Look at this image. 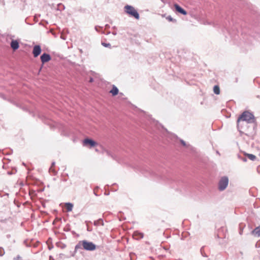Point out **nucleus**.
Segmentation results:
<instances>
[{"label": "nucleus", "instance_id": "obj_15", "mask_svg": "<svg viewBox=\"0 0 260 260\" xmlns=\"http://www.w3.org/2000/svg\"><path fill=\"white\" fill-rule=\"evenodd\" d=\"M246 156L248 157V158L250 159L253 160L255 159L256 156L253 154H246Z\"/></svg>", "mask_w": 260, "mask_h": 260}, {"label": "nucleus", "instance_id": "obj_10", "mask_svg": "<svg viewBox=\"0 0 260 260\" xmlns=\"http://www.w3.org/2000/svg\"><path fill=\"white\" fill-rule=\"evenodd\" d=\"M11 47L14 50H16L19 47V42L17 40H13L10 44Z\"/></svg>", "mask_w": 260, "mask_h": 260}, {"label": "nucleus", "instance_id": "obj_16", "mask_svg": "<svg viewBox=\"0 0 260 260\" xmlns=\"http://www.w3.org/2000/svg\"><path fill=\"white\" fill-rule=\"evenodd\" d=\"M166 19L169 21H172V22H176V20L174 19H173L171 16H168Z\"/></svg>", "mask_w": 260, "mask_h": 260}, {"label": "nucleus", "instance_id": "obj_13", "mask_svg": "<svg viewBox=\"0 0 260 260\" xmlns=\"http://www.w3.org/2000/svg\"><path fill=\"white\" fill-rule=\"evenodd\" d=\"M73 205L71 203H66L65 205V208L67 211H71L72 210Z\"/></svg>", "mask_w": 260, "mask_h": 260}, {"label": "nucleus", "instance_id": "obj_6", "mask_svg": "<svg viewBox=\"0 0 260 260\" xmlns=\"http://www.w3.org/2000/svg\"><path fill=\"white\" fill-rule=\"evenodd\" d=\"M41 47L40 45H35L32 50V54L34 57H38L41 53Z\"/></svg>", "mask_w": 260, "mask_h": 260}, {"label": "nucleus", "instance_id": "obj_4", "mask_svg": "<svg viewBox=\"0 0 260 260\" xmlns=\"http://www.w3.org/2000/svg\"><path fill=\"white\" fill-rule=\"evenodd\" d=\"M229 182L228 177H223L221 178L219 182V189L220 190H223L225 189L227 187Z\"/></svg>", "mask_w": 260, "mask_h": 260}, {"label": "nucleus", "instance_id": "obj_19", "mask_svg": "<svg viewBox=\"0 0 260 260\" xmlns=\"http://www.w3.org/2000/svg\"><path fill=\"white\" fill-rule=\"evenodd\" d=\"M93 81V79H92V78H91L90 79L89 82H92Z\"/></svg>", "mask_w": 260, "mask_h": 260}, {"label": "nucleus", "instance_id": "obj_12", "mask_svg": "<svg viewBox=\"0 0 260 260\" xmlns=\"http://www.w3.org/2000/svg\"><path fill=\"white\" fill-rule=\"evenodd\" d=\"M118 89L115 86L113 85L112 89L110 90V92L112 94V95L115 96L118 93Z\"/></svg>", "mask_w": 260, "mask_h": 260}, {"label": "nucleus", "instance_id": "obj_9", "mask_svg": "<svg viewBox=\"0 0 260 260\" xmlns=\"http://www.w3.org/2000/svg\"><path fill=\"white\" fill-rule=\"evenodd\" d=\"M133 237L136 240H140L143 238L144 234L139 231H135L133 233Z\"/></svg>", "mask_w": 260, "mask_h": 260}, {"label": "nucleus", "instance_id": "obj_7", "mask_svg": "<svg viewBox=\"0 0 260 260\" xmlns=\"http://www.w3.org/2000/svg\"><path fill=\"white\" fill-rule=\"evenodd\" d=\"M40 58L43 64H44L45 63L49 61L51 59L50 55L49 54L45 53H43L41 56Z\"/></svg>", "mask_w": 260, "mask_h": 260}, {"label": "nucleus", "instance_id": "obj_14", "mask_svg": "<svg viewBox=\"0 0 260 260\" xmlns=\"http://www.w3.org/2000/svg\"><path fill=\"white\" fill-rule=\"evenodd\" d=\"M213 91L216 94H219L220 93L219 87L218 85H215L213 88Z\"/></svg>", "mask_w": 260, "mask_h": 260}, {"label": "nucleus", "instance_id": "obj_18", "mask_svg": "<svg viewBox=\"0 0 260 260\" xmlns=\"http://www.w3.org/2000/svg\"><path fill=\"white\" fill-rule=\"evenodd\" d=\"M21 258L20 256H17L16 258H15L14 260H19Z\"/></svg>", "mask_w": 260, "mask_h": 260}, {"label": "nucleus", "instance_id": "obj_17", "mask_svg": "<svg viewBox=\"0 0 260 260\" xmlns=\"http://www.w3.org/2000/svg\"><path fill=\"white\" fill-rule=\"evenodd\" d=\"M102 45L105 46V47H109L110 46V44H107V43H102Z\"/></svg>", "mask_w": 260, "mask_h": 260}, {"label": "nucleus", "instance_id": "obj_11", "mask_svg": "<svg viewBox=\"0 0 260 260\" xmlns=\"http://www.w3.org/2000/svg\"><path fill=\"white\" fill-rule=\"evenodd\" d=\"M252 234L255 236L260 237V225L252 231Z\"/></svg>", "mask_w": 260, "mask_h": 260}, {"label": "nucleus", "instance_id": "obj_2", "mask_svg": "<svg viewBox=\"0 0 260 260\" xmlns=\"http://www.w3.org/2000/svg\"><path fill=\"white\" fill-rule=\"evenodd\" d=\"M96 248V245L91 242L86 240L79 241L75 247V251H77L79 249L83 248L88 251H93Z\"/></svg>", "mask_w": 260, "mask_h": 260}, {"label": "nucleus", "instance_id": "obj_5", "mask_svg": "<svg viewBox=\"0 0 260 260\" xmlns=\"http://www.w3.org/2000/svg\"><path fill=\"white\" fill-rule=\"evenodd\" d=\"M83 144L84 146H89L90 147H92L96 146L98 143L91 139H85L83 141Z\"/></svg>", "mask_w": 260, "mask_h": 260}, {"label": "nucleus", "instance_id": "obj_1", "mask_svg": "<svg viewBox=\"0 0 260 260\" xmlns=\"http://www.w3.org/2000/svg\"><path fill=\"white\" fill-rule=\"evenodd\" d=\"M254 121V116L248 112L245 111L239 116L237 120V127L239 131L244 133L248 128V124Z\"/></svg>", "mask_w": 260, "mask_h": 260}, {"label": "nucleus", "instance_id": "obj_3", "mask_svg": "<svg viewBox=\"0 0 260 260\" xmlns=\"http://www.w3.org/2000/svg\"><path fill=\"white\" fill-rule=\"evenodd\" d=\"M125 12L129 15L133 16L137 19H139V14L137 10L132 6L126 5L124 7Z\"/></svg>", "mask_w": 260, "mask_h": 260}, {"label": "nucleus", "instance_id": "obj_8", "mask_svg": "<svg viewBox=\"0 0 260 260\" xmlns=\"http://www.w3.org/2000/svg\"><path fill=\"white\" fill-rule=\"evenodd\" d=\"M174 7L178 13H180L184 15H186L187 14V12L185 10H184L183 8H182L180 6H179L178 4H174Z\"/></svg>", "mask_w": 260, "mask_h": 260}]
</instances>
